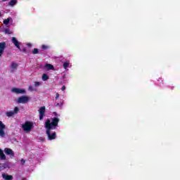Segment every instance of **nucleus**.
<instances>
[{
  "label": "nucleus",
  "mask_w": 180,
  "mask_h": 180,
  "mask_svg": "<svg viewBox=\"0 0 180 180\" xmlns=\"http://www.w3.org/2000/svg\"><path fill=\"white\" fill-rule=\"evenodd\" d=\"M18 68V64L15 63H12L11 65V69L15 71V70H17Z\"/></svg>",
  "instance_id": "13"
},
{
  "label": "nucleus",
  "mask_w": 180,
  "mask_h": 180,
  "mask_svg": "<svg viewBox=\"0 0 180 180\" xmlns=\"http://www.w3.org/2000/svg\"><path fill=\"white\" fill-rule=\"evenodd\" d=\"M16 2H17L16 0H11V1L8 3V5H9L10 6H15V5H16Z\"/></svg>",
  "instance_id": "16"
},
{
  "label": "nucleus",
  "mask_w": 180,
  "mask_h": 180,
  "mask_svg": "<svg viewBox=\"0 0 180 180\" xmlns=\"http://www.w3.org/2000/svg\"><path fill=\"white\" fill-rule=\"evenodd\" d=\"M45 68H46V70H54V66L51 64H46Z\"/></svg>",
  "instance_id": "12"
},
{
  "label": "nucleus",
  "mask_w": 180,
  "mask_h": 180,
  "mask_svg": "<svg viewBox=\"0 0 180 180\" xmlns=\"http://www.w3.org/2000/svg\"><path fill=\"white\" fill-rule=\"evenodd\" d=\"M68 67H70V60H67V61L64 62V63H63L64 70H67Z\"/></svg>",
  "instance_id": "14"
},
{
  "label": "nucleus",
  "mask_w": 180,
  "mask_h": 180,
  "mask_svg": "<svg viewBox=\"0 0 180 180\" xmlns=\"http://www.w3.org/2000/svg\"><path fill=\"white\" fill-rule=\"evenodd\" d=\"M6 116H8V117H12V116L15 115V112H13V111H10V112H6Z\"/></svg>",
  "instance_id": "15"
},
{
  "label": "nucleus",
  "mask_w": 180,
  "mask_h": 180,
  "mask_svg": "<svg viewBox=\"0 0 180 180\" xmlns=\"http://www.w3.org/2000/svg\"><path fill=\"white\" fill-rule=\"evenodd\" d=\"M21 162H22V164L23 165V164H25V162H25V160L22 159V160H21Z\"/></svg>",
  "instance_id": "29"
},
{
  "label": "nucleus",
  "mask_w": 180,
  "mask_h": 180,
  "mask_svg": "<svg viewBox=\"0 0 180 180\" xmlns=\"http://www.w3.org/2000/svg\"><path fill=\"white\" fill-rule=\"evenodd\" d=\"M5 49H6V42H0V57L2 56V54H4Z\"/></svg>",
  "instance_id": "8"
},
{
  "label": "nucleus",
  "mask_w": 180,
  "mask_h": 180,
  "mask_svg": "<svg viewBox=\"0 0 180 180\" xmlns=\"http://www.w3.org/2000/svg\"><path fill=\"white\" fill-rule=\"evenodd\" d=\"M11 41L14 44V46H15V47L18 49V50H20V43H19V41H18L16 37H12Z\"/></svg>",
  "instance_id": "7"
},
{
  "label": "nucleus",
  "mask_w": 180,
  "mask_h": 180,
  "mask_svg": "<svg viewBox=\"0 0 180 180\" xmlns=\"http://www.w3.org/2000/svg\"><path fill=\"white\" fill-rule=\"evenodd\" d=\"M20 51H22V53H27V50H26V48H24V49H20Z\"/></svg>",
  "instance_id": "23"
},
{
  "label": "nucleus",
  "mask_w": 180,
  "mask_h": 180,
  "mask_svg": "<svg viewBox=\"0 0 180 180\" xmlns=\"http://www.w3.org/2000/svg\"><path fill=\"white\" fill-rule=\"evenodd\" d=\"M27 46L28 47H32V44L29 43V44H27Z\"/></svg>",
  "instance_id": "30"
},
{
  "label": "nucleus",
  "mask_w": 180,
  "mask_h": 180,
  "mask_svg": "<svg viewBox=\"0 0 180 180\" xmlns=\"http://www.w3.org/2000/svg\"><path fill=\"white\" fill-rule=\"evenodd\" d=\"M11 22V18H8L7 19H5L4 21H3V23L6 25H9V22Z\"/></svg>",
  "instance_id": "17"
},
{
  "label": "nucleus",
  "mask_w": 180,
  "mask_h": 180,
  "mask_svg": "<svg viewBox=\"0 0 180 180\" xmlns=\"http://www.w3.org/2000/svg\"><path fill=\"white\" fill-rule=\"evenodd\" d=\"M6 126L0 120V137H5V129Z\"/></svg>",
  "instance_id": "5"
},
{
  "label": "nucleus",
  "mask_w": 180,
  "mask_h": 180,
  "mask_svg": "<svg viewBox=\"0 0 180 180\" xmlns=\"http://www.w3.org/2000/svg\"><path fill=\"white\" fill-rule=\"evenodd\" d=\"M39 120H43V118L46 116V107L42 106L41 107L39 110Z\"/></svg>",
  "instance_id": "3"
},
{
  "label": "nucleus",
  "mask_w": 180,
  "mask_h": 180,
  "mask_svg": "<svg viewBox=\"0 0 180 180\" xmlns=\"http://www.w3.org/2000/svg\"><path fill=\"white\" fill-rule=\"evenodd\" d=\"M61 89H62V91H65V86H63Z\"/></svg>",
  "instance_id": "28"
},
{
  "label": "nucleus",
  "mask_w": 180,
  "mask_h": 180,
  "mask_svg": "<svg viewBox=\"0 0 180 180\" xmlns=\"http://www.w3.org/2000/svg\"><path fill=\"white\" fill-rule=\"evenodd\" d=\"M33 127H34V126L33 125V122L30 121H26L22 126L24 131H30V130H32Z\"/></svg>",
  "instance_id": "2"
},
{
  "label": "nucleus",
  "mask_w": 180,
  "mask_h": 180,
  "mask_svg": "<svg viewBox=\"0 0 180 180\" xmlns=\"http://www.w3.org/2000/svg\"><path fill=\"white\" fill-rule=\"evenodd\" d=\"M58 98H60V94L58 93H56V98L55 99H58Z\"/></svg>",
  "instance_id": "26"
},
{
  "label": "nucleus",
  "mask_w": 180,
  "mask_h": 180,
  "mask_svg": "<svg viewBox=\"0 0 180 180\" xmlns=\"http://www.w3.org/2000/svg\"><path fill=\"white\" fill-rule=\"evenodd\" d=\"M13 112L14 115H16V114L19 113V112H20V110H19L18 107H15Z\"/></svg>",
  "instance_id": "18"
},
{
  "label": "nucleus",
  "mask_w": 180,
  "mask_h": 180,
  "mask_svg": "<svg viewBox=\"0 0 180 180\" xmlns=\"http://www.w3.org/2000/svg\"><path fill=\"white\" fill-rule=\"evenodd\" d=\"M28 89H29V91H34V89L33 88L32 86H29Z\"/></svg>",
  "instance_id": "25"
},
{
  "label": "nucleus",
  "mask_w": 180,
  "mask_h": 180,
  "mask_svg": "<svg viewBox=\"0 0 180 180\" xmlns=\"http://www.w3.org/2000/svg\"><path fill=\"white\" fill-rule=\"evenodd\" d=\"M32 54H39V49H37V48L34 49V50L32 51Z\"/></svg>",
  "instance_id": "20"
},
{
  "label": "nucleus",
  "mask_w": 180,
  "mask_h": 180,
  "mask_svg": "<svg viewBox=\"0 0 180 180\" xmlns=\"http://www.w3.org/2000/svg\"><path fill=\"white\" fill-rule=\"evenodd\" d=\"M41 49L42 50H47V49H49V46L46 45H42Z\"/></svg>",
  "instance_id": "22"
},
{
  "label": "nucleus",
  "mask_w": 180,
  "mask_h": 180,
  "mask_svg": "<svg viewBox=\"0 0 180 180\" xmlns=\"http://www.w3.org/2000/svg\"><path fill=\"white\" fill-rule=\"evenodd\" d=\"M29 101H30V98L26 96H22L18 98V103H27Z\"/></svg>",
  "instance_id": "4"
},
{
  "label": "nucleus",
  "mask_w": 180,
  "mask_h": 180,
  "mask_svg": "<svg viewBox=\"0 0 180 180\" xmlns=\"http://www.w3.org/2000/svg\"><path fill=\"white\" fill-rule=\"evenodd\" d=\"M56 106H60V103H58L56 104Z\"/></svg>",
  "instance_id": "32"
},
{
  "label": "nucleus",
  "mask_w": 180,
  "mask_h": 180,
  "mask_svg": "<svg viewBox=\"0 0 180 180\" xmlns=\"http://www.w3.org/2000/svg\"><path fill=\"white\" fill-rule=\"evenodd\" d=\"M0 159L2 160H6V155H5V153H4V150L0 148Z\"/></svg>",
  "instance_id": "11"
},
{
  "label": "nucleus",
  "mask_w": 180,
  "mask_h": 180,
  "mask_svg": "<svg viewBox=\"0 0 180 180\" xmlns=\"http://www.w3.org/2000/svg\"><path fill=\"white\" fill-rule=\"evenodd\" d=\"M4 153L6 155H10L11 157H15V152L9 148H4Z\"/></svg>",
  "instance_id": "6"
},
{
  "label": "nucleus",
  "mask_w": 180,
  "mask_h": 180,
  "mask_svg": "<svg viewBox=\"0 0 180 180\" xmlns=\"http://www.w3.org/2000/svg\"><path fill=\"white\" fill-rule=\"evenodd\" d=\"M34 86H40V82H35V83H34Z\"/></svg>",
  "instance_id": "24"
},
{
  "label": "nucleus",
  "mask_w": 180,
  "mask_h": 180,
  "mask_svg": "<svg viewBox=\"0 0 180 180\" xmlns=\"http://www.w3.org/2000/svg\"><path fill=\"white\" fill-rule=\"evenodd\" d=\"M60 122V118L53 117L52 119V122L50 121V119L46 120L45 122V129H46V134L49 140H56V137H57V134L53 132L51 134V130H56L57 127H58V123Z\"/></svg>",
  "instance_id": "1"
},
{
  "label": "nucleus",
  "mask_w": 180,
  "mask_h": 180,
  "mask_svg": "<svg viewBox=\"0 0 180 180\" xmlns=\"http://www.w3.org/2000/svg\"><path fill=\"white\" fill-rule=\"evenodd\" d=\"M42 79L44 81H47V79H49V75H47V74H43L42 75Z\"/></svg>",
  "instance_id": "19"
},
{
  "label": "nucleus",
  "mask_w": 180,
  "mask_h": 180,
  "mask_svg": "<svg viewBox=\"0 0 180 180\" xmlns=\"http://www.w3.org/2000/svg\"><path fill=\"white\" fill-rule=\"evenodd\" d=\"M2 177L4 178V179H6V180H13V176L12 175H8L5 173L2 174Z\"/></svg>",
  "instance_id": "10"
},
{
  "label": "nucleus",
  "mask_w": 180,
  "mask_h": 180,
  "mask_svg": "<svg viewBox=\"0 0 180 180\" xmlns=\"http://www.w3.org/2000/svg\"><path fill=\"white\" fill-rule=\"evenodd\" d=\"M4 32L6 34H11V30L9 29H5Z\"/></svg>",
  "instance_id": "21"
},
{
  "label": "nucleus",
  "mask_w": 180,
  "mask_h": 180,
  "mask_svg": "<svg viewBox=\"0 0 180 180\" xmlns=\"http://www.w3.org/2000/svg\"><path fill=\"white\" fill-rule=\"evenodd\" d=\"M158 81V82H162V77H159Z\"/></svg>",
  "instance_id": "27"
},
{
  "label": "nucleus",
  "mask_w": 180,
  "mask_h": 180,
  "mask_svg": "<svg viewBox=\"0 0 180 180\" xmlns=\"http://www.w3.org/2000/svg\"><path fill=\"white\" fill-rule=\"evenodd\" d=\"M12 92H14V94H25L26 91L23 89H18V88H13L11 89Z\"/></svg>",
  "instance_id": "9"
},
{
  "label": "nucleus",
  "mask_w": 180,
  "mask_h": 180,
  "mask_svg": "<svg viewBox=\"0 0 180 180\" xmlns=\"http://www.w3.org/2000/svg\"><path fill=\"white\" fill-rule=\"evenodd\" d=\"M6 1H8V0H2L1 1L2 2H6Z\"/></svg>",
  "instance_id": "31"
},
{
  "label": "nucleus",
  "mask_w": 180,
  "mask_h": 180,
  "mask_svg": "<svg viewBox=\"0 0 180 180\" xmlns=\"http://www.w3.org/2000/svg\"><path fill=\"white\" fill-rule=\"evenodd\" d=\"M1 16H2V14L0 13V18H1Z\"/></svg>",
  "instance_id": "33"
}]
</instances>
